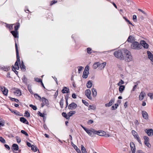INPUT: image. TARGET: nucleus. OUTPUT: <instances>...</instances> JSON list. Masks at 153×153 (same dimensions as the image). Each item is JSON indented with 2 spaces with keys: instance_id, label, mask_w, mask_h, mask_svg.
<instances>
[{
  "instance_id": "51",
  "label": "nucleus",
  "mask_w": 153,
  "mask_h": 153,
  "mask_svg": "<svg viewBox=\"0 0 153 153\" xmlns=\"http://www.w3.org/2000/svg\"><path fill=\"white\" fill-rule=\"evenodd\" d=\"M16 138L17 143H19L21 141L20 138L18 136L16 137Z\"/></svg>"
},
{
  "instance_id": "48",
  "label": "nucleus",
  "mask_w": 153,
  "mask_h": 153,
  "mask_svg": "<svg viewBox=\"0 0 153 153\" xmlns=\"http://www.w3.org/2000/svg\"><path fill=\"white\" fill-rule=\"evenodd\" d=\"M131 148L132 151V153H135V146H131Z\"/></svg>"
},
{
  "instance_id": "18",
  "label": "nucleus",
  "mask_w": 153,
  "mask_h": 153,
  "mask_svg": "<svg viewBox=\"0 0 153 153\" xmlns=\"http://www.w3.org/2000/svg\"><path fill=\"white\" fill-rule=\"evenodd\" d=\"M20 121L24 123L27 125H29V122L27 120L23 117H21L20 118Z\"/></svg>"
},
{
  "instance_id": "4",
  "label": "nucleus",
  "mask_w": 153,
  "mask_h": 153,
  "mask_svg": "<svg viewBox=\"0 0 153 153\" xmlns=\"http://www.w3.org/2000/svg\"><path fill=\"white\" fill-rule=\"evenodd\" d=\"M124 54L126 55V61L129 62L132 60V57L129 51L127 50H125Z\"/></svg>"
},
{
  "instance_id": "60",
  "label": "nucleus",
  "mask_w": 153,
  "mask_h": 153,
  "mask_svg": "<svg viewBox=\"0 0 153 153\" xmlns=\"http://www.w3.org/2000/svg\"><path fill=\"white\" fill-rule=\"evenodd\" d=\"M4 146L5 147L7 148V149L8 150H10V147H9V146L7 145V144H5L4 145Z\"/></svg>"
},
{
  "instance_id": "34",
  "label": "nucleus",
  "mask_w": 153,
  "mask_h": 153,
  "mask_svg": "<svg viewBox=\"0 0 153 153\" xmlns=\"http://www.w3.org/2000/svg\"><path fill=\"white\" fill-rule=\"evenodd\" d=\"M81 151L83 153H88L86 151V149L83 145H81Z\"/></svg>"
},
{
  "instance_id": "28",
  "label": "nucleus",
  "mask_w": 153,
  "mask_h": 153,
  "mask_svg": "<svg viewBox=\"0 0 153 153\" xmlns=\"http://www.w3.org/2000/svg\"><path fill=\"white\" fill-rule=\"evenodd\" d=\"M13 149L15 151H17L19 149L18 146L16 144H13L12 145Z\"/></svg>"
},
{
  "instance_id": "16",
  "label": "nucleus",
  "mask_w": 153,
  "mask_h": 153,
  "mask_svg": "<svg viewBox=\"0 0 153 153\" xmlns=\"http://www.w3.org/2000/svg\"><path fill=\"white\" fill-rule=\"evenodd\" d=\"M145 95L146 94L145 92L143 91H142L139 95V100H142Z\"/></svg>"
},
{
  "instance_id": "59",
  "label": "nucleus",
  "mask_w": 153,
  "mask_h": 153,
  "mask_svg": "<svg viewBox=\"0 0 153 153\" xmlns=\"http://www.w3.org/2000/svg\"><path fill=\"white\" fill-rule=\"evenodd\" d=\"M12 69L13 71H14L16 73V72H17V73H18V72L16 71V68L14 67L13 66Z\"/></svg>"
},
{
  "instance_id": "63",
  "label": "nucleus",
  "mask_w": 153,
  "mask_h": 153,
  "mask_svg": "<svg viewBox=\"0 0 153 153\" xmlns=\"http://www.w3.org/2000/svg\"><path fill=\"white\" fill-rule=\"evenodd\" d=\"M76 95L74 93L72 94V97L74 99L76 98Z\"/></svg>"
},
{
  "instance_id": "23",
  "label": "nucleus",
  "mask_w": 153,
  "mask_h": 153,
  "mask_svg": "<svg viewBox=\"0 0 153 153\" xmlns=\"http://www.w3.org/2000/svg\"><path fill=\"white\" fill-rule=\"evenodd\" d=\"M134 37L132 36L131 35L129 36L128 37L127 40V41L128 42L132 43L133 42V41L134 40Z\"/></svg>"
},
{
  "instance_id": "57",
  "label": "nucleus",
  "mask_w": 153,
  "mask_h": 153,
  "mask_svg": "<svg viewBox=\"0 0 153 153\" xmlns=\"http://www.w3.org/2000/svg\"><path fill=\"white\" fill-rule=\"evenodd\" d=\"M78 72L79 73H80V72L82 71V69L83 68V67L82 66H78Z\"/></svg>"
},
{
  "instance_id": "37",
  "label": "nucleus",
  "mask_w": 153,
  "mask_h": 153,
  "mask_svg": "<svg viewBox=\"0 0 153 153\" xmlns=\"http://www.w3.org/2000/svg\"><path fill=\"white\" fill-rule=\"evenodd\" d=\"M34 96L36 98L39 100H41V99H42L41 97L39 96L38 94H34Z\"/></svg>"
},
{
  "instance_id": "49",
  "label": "nucleus",
  "mask_w": 153,
  "mask_h": 153,
  "mask_svg": "<svg viewBox=\"0 0 153 153\" xmlns=\"http://www.w3.org/2000/svg\"><path fill=\"white\" fill-rule=\"evenodd\" d=\"M87 49V53H88L90 54H91L92 53V52H91L92 50L91 49V48H88Z\"/></svg>"
},
{
  "instance_id": "52",
  "label": "nucleus",
  "mask_w": 153,
  "mask_h": 153,
  "mask_svg": "<svg viewBox=\"0 0 153 153\" xmlns=\"http://www.w3.org/2000/svg\"><path fill=\"white\" fill-rule=\"evenodd\" d=\"M82 102L86 106H88L89 105L88 103L85 100H82Z\"/></svg>"
},
{
  "instance_id": "61",
  "label": "nucleus",
  "mask_w": 153,
  "mask_h": 153,
  "mask_svg": "<svg viewBox=\"0 0 153 153\" xmlns=\"http://www.w3.org/2000/svg\"><path fill=\"white\" fill-rule=\"evenodd\" d=\"M38 114L41 117H44V115H43V114L41 113L40 111H38Z\"/></svg>"
},
{
  "instance_id": "45",
  "label": "nucleus",
  "mask_w": 153,
  "mask_h": 153,
  "mask_svg": "<svg viewBox=\"0 0 153 153\" xmlns=\"http://www.w3.org/2000/svg\"><path fill=\"white\" fill-rule=\"evenodd\" d=\"M0 141L3 143H5V141L4 139L1 137H0Z\"/></svg>"
},
{
  "instance_id": "43",
  "label": "nucleus",
  "mask_w": 153,
  "mask_h": 153,
  "mask_svg": "<svg viewBox=\"0 0 153 153\" xmlns=\"http://www.w3.org/2000/svg\"><path fill=\"white\" fill-rule=\"evenodd\" d=\"M10 100L12 101H14L16 102H19V100L18 99H15V98H12L11 97H10Z\"/></svg>"
},
{
  "instance_id": "47",
  "label": "nucleus",
  "mask_w": 153,
  "mask_h": 153,
  "mask_svg": "<svg viewBox=\"0 0 153 153\" xmlns=\"http://www.w3.org/2000/svg\"><path fill=\"white\" fill-rule=\"evenodd\" d=\"M21 132L22 134H24L26 136H28V134L25 131L23 130H22L21 131Z\"/></svg>"
},
{
  "instance_id": "35",
  "label": "nucleus",
  "mask_w": 153,
  "mask_h": 153,
  "mask_svg": "<svg viewBox=\"0 0 153 153\" xmlns=\"http://www.w3.org/2000/svg\"><path fill=\"white\" fill-rule=\"evenodd\" d=\"M73 146L74 147V149L76 150V151L78 152V153H79V152H80V149H79L77 147V146L75 145L73 143Z\"/></svg>"
},
{
  "instance_id": "30",
  "label": "nucleus",
  "mask_w": 153,
  "mask_h": 153,
  "mask_svg": "<svg viewBox=\"0 0 153 153\" xmlns=\"http://www.w3.org/2000/svg\"><path fill=\"white\" fill-rule=\"evenodd\" d=\"M92 85V83L90 80L88 81L87 83L86 86L88 88H90Z\"/></svg>"
},
{
  "instance_id": "6",
  "label": "nucleus",
  "mask_w": 153,
  "mask_h": 153,
  "mask_svg": "<svg viewBox=\"0 0 153 153\" xmlns=\"http://www.w3.org/2000/svg\"><path fill=\"white\" fill-rule=\"evenodd\" d=\"M42 103L41 104L42 107H43L45 105L48 106L49 105L48 100L45 97H42Z\"/></svg>"
},
{
  "instance_id": "36",
  "label": "nucleus",
  "mask_w": 153,
  "mask_h": 153,
  "mask_svg": "<svg viewBox=\"0 0 153 153\" xmlns=\"http://www.w3.org/2000/svg\"><path fill=\"white\" fill-rule=\"evenodd\" d=\"M96 109V107L95 106L93 105H89L88 106V110H89L90 109L95 110Z\"/></svg>"
},
{
  "instance_id": "39",
  "label": "nucleus",
  "mask_w": 153,
  "mask_h": 153,
  "mask_svg": "<svg viewBox=\"0 0 153 153\" xmlns=\"http://www.w3.org/2000/svg\"><path fill=\"white\" fill-rule=\"evenodd\" d=\"M23 82L25 84H27V79L25 77V76H24L22 78Z\"/></svg>"
},
{
  "instance_id": "17",
  "label": "nucleus",
  "mask_w": 153,
  "mask_h": 153,
  "mask_svg": "<svg viewBox=\"0 0 153 153\" xmlns=\"http://www.w3.org/2000/svg\"><path fill=\"white\" fill-rule=\"evenodd\" d=\"M115 100V99H111L110 102L108 103L105 104V106L106 107H110L111 106L112 104L114 103Z\"/></svg>"
},
{
  "instance_id": "25",
  "label": "nucleus",
  "mask_w": 153,
  "mask_h": 153,
  "mask_svg": "<svg viewBox=\"0 0 153 153\" xmlns=\"http://www.w3.org/2000/svg\"><path fill=\"white\" fill-rule=\"evenodd\" d=\"M1 90L3 92V94L5 95H7L8 90L4 87L1 88Z\"/></svg>"
},
{
  "instance_id": "21",
  "label": "nucleus",
  "mask_w": 153,
  "mask_h": 153,
  "mask_svg": "<svg viewBox=\"0 0 153 153\" xmlns=\"http://www.w3.org/2000/svg\"><path fill=\"white\" fill-rule=\"evenodd\" d=\"M11 33L15 38H18V31H12Z\"/></svg>"
},
{
  "instance_id": "27",
  "label": "nucleus",
  "mask_w": 153,
  "mask_h": 153,
  "mask_svg": "<svg viewBox=\"0 0 153 153\" xmlns=\"http://www.w3.org/2000/svg\"><path fill=\"white\" fill-rule=\"evenodd\" d=\"M119 86V90L120 92L122 93L125 89V87L124 85H120Z\"/></svg>"
},
{
  "instance_id": "31",
  "label": "nucleus",
  "mask_w": 153,
  "mask_h": 153,
  "mask_svg": "<svg viewBox=\"0 0 153 153\" xmlns=\"http://www.w3.org/2000/svg\"><path fill=\"white\" fill-rule=\"evenodd\" d=\"M100 63L99 62H96L95 63L93 66V68L94 69H96L98 67L100 66Z\"/></svg>"
},
{
  "instance_id": "38",
  "label": "nucleus",
  "mask_w": 153,
  "mask_h": 153,
  "mask_svg": "<svg viewBox=\"0 0 153 153\" xmlns=\"http://www.w3.org/2000/svg\"><path fill=\"white\" fill-rule=\"evenodd\" d=\"M20 27V24L19 23H18L15 26L14 28L15 31H17V30Z\"/></svg>"
},
{
  "instance_id": "55",
  "label": "nucleus",
  "mask_w": 153,
  "mask_h": 153,
  "mask_svg": "<svg viewBox=\"0 0 153 153\" xmlns=\"http://www.w3.org/2000/svg\"><path fill=\"white\" fill-rule=\"evenodd\" d=\"M148 96L150 97L151 99L152 100L153 99L152 94V93H148Z\"/></svg>"
},
{
  "instance_id": "19",
  "label": "nucleus",
  "mask_w": 153,
  "mask_h": 153,
  "mask_svg": "<svg viewBox=\"0 0 153 153\" xmlns=\"http://www.w3.org/2000/svg\"><path fill=\"white\" fill-rule=\"evenodd\" d=\"M142 114L143 118L145 119H148V115L146 112L145 111H142Z\"/></svg>"
},
{
  "instance_id": "42",
  "label": "nucleus",
  "mask_w": 153,
  "mask_h": 153,
  "mask_svg": "<svg viewBox=\"0 0 153 153\" xmlns=\"http://www.w3.org/2000/svg\"><path fill=\"white\" fill-rule=\"evenodd\" d=\"M28 89L29 90V91L30 92V93L31 94L33 93L32 90L31 89V88L30 85H28Z\"/></svg>"
},
{
  "instance_id": "11",
  "label": "nucleus",
  "mask_w": 153,
  "mask_h": 153,
  "mask_svg": "<svg viewBox=\"0 0 153 153\" xmlns=\"http://www.w3.org/2000/svg\"><path fill=\"white\" fill-rule=\"evenodd\" d=\"M91 94V91L90 89H88L85 90V95L87 96V98L90 100H91L92 99Z\"/></svg>"
},
{
  "instance_id": "54",
  "label": "nucleus",
  "mask_w": 153,
  "mask_h": 153,
  "mask_svg": "<svg viewBox=\"0 0 153 153\" xmlns=\"http://www.w3.org/2000/svg\"><path fill=\"white\" fill-rule=\"evenodd\" d=\"M138 11L141 12L142 13H143V14H144L146 16H147V13L144 11H143V10H142L141 9H138Z\"/></svg>"
},
{
  "instance_id": "33",
  "label": "nucleus",
  "mask_w": 153,
  "mask_h": 153,
  "mask_svg": "<svg viewBox=\"0 0 153 153\" xmlns=\"http://www.w3.org/2000/svg\"><path fill=\"white\" fill-rule=\"evenodd\" d=\"M64 101V100L63 98H62L60 100L59 104L61 108H63Z\"/></svg>"
},
{
  "instance_id": "12",
  "label": "nucleus",
  "mask_w": 153,
  "mask_h": 153,
  "mask_svg": "<svg viewBox=\"0 0 153 153\" xmlns=\"http://www.w3.org/2000/svg\"><path fill=\"white\" fill-rule=\"evenodd\" d=\"M140 44L142 46V47L143 46L145 48L147 49L148 48V45L147 43H146L145 41L144 40L141 41L140 42Z\"/></svg>"
},
{
  "instance_id": "53",
  "label": "nucleus",
  "mask_w": 153,
  "mask_h": 153,
  "mask_svg": "<svg viewBox=\"0 0 153 153\" xmlns=\"http://www.w3.org/2000/svg\"><path fill=\"white\" fill-rule=\"evenodd\" d=\"M36 81L38 82H42V80L41 79H39L38 78H35Z\"/></svg>"
},
{
  "instance_id": "3",
  "label": "nucleus",
  "mask_w": 153,
  "mask_h": 153,
  "mask_svg": "<svg viewBox=\"0 0 153 153\" xmlns=\"http://www.w3.org/2000/svg\"><path fill=\"white\" fill-rule=\"evenodd\" d=\"M131 48L136 50H139L142 48V46L137 42H133L131 45Z\"/></svg>"
},
{
  "instance_id": "24",
  "label": "nucleus",
  "mask_w": 153,
  "mask_h": 153,
  "mask_svg": "<svg viewBox=\"0 0 153 153\" xmlns=\"http://www.w3.org/2000/svg\"><path fill=\"white\" fill-rule=\"evenodd\" d=\"M14 94L15 95L19 96L21 95V92L20 90H17L14 92Z\"/></svg>"
},
{
  "instance_id": "20",
  "label": "nucleus",
  "mask_w": 153,
  "mask_h": 153,
  "mask_svg": "<svg viewBox=\"0 0 153 153\" xmlns=\"http://www.w3.org/2000/svg\"><path fill=\"white\" fill-rule=\"evenodd\" d=\"M0 69L4 71H8L10 69V67L5 66H0Z\"/></svg>"
},
{
  "instance_id": "2",
  "label": "nucleus",
  "mask_w": 153,
  "mask_h": 153,
  "mask_svg": "<svg viewBox=\"0 0 153 153\" xmlns=\"http://www.w3.org/2000/svg\"><path fill=\"white\" fill-rule=\"evenodd\" d=\"M15 46L16 54L17 61L15 63L14 67L16 68V70H18L19 69V66L18 62L20 63V61L19 53V51L18 48V46L16 41H15Z\"/></svg>"
},
{
  "instance_id": "56",
  "label": "nucleus",
  "mask_w": 153,
  "mask_h": 153,
  "mask_svg": "<svg viewBox=\"0 0 153 153\" xmlns=\"http://www.w3.org/2000/svg\"><path fill=\"white\" fill-rule=\"evenodd\" d=\"M133 20L134 22H136L137 21V16L136 15H134L133 16Z\"/></svg>"
},
{
  "instance_id": "58",
  "label": "nucleus",
  "mask_w": 153,
  "mask_h": 153,
  "mask_svg": "<svg viewBox=\"0 0 153 153\" xmlns=\"http://www.w3.org/2000/svg\"><path fill=\"white\" fill-rule=\"evenodd\" d=\"M93 122L94 121L93 120H90L88 121V124H92L93 123Z\"/></svg>"
},
{
  "instance_id": "46",
  "label": "nucleus",
  "mask_w": 153,
  "mask_h": 153,
  "mask_svg": "<svg viewBox=\"0 0 153 153\" xmlns=\"http://www.w3.org/2000/svg\"><path fill=\"white\" fill-rule=\"evenodd\" d=\"M106 65V63L105 62H104L102 63L101 64L100 63V66H101V67L102 66V68H103L105 67V66Z\"/></svg>"
},
{
  "instance_id": "13",
  "label": "nucleus",
  "mask_w": 153,
  "mask_h": 153,
  "mask_svg": "<svg viewBox=\"0 0 153 153\" xmlns=\"http://www.w3.org/2000/svg\"><path fill=\"white\" fill-rule=\"evenodd\" d=\"M77 106L76 104L74 102H73L71 104H69L68 106V108L69 109L73 110L75 108L77 107Z\"/></svg>"
},
{
  "instance_id": "14",
  "label": "nucleus",
  "mask_w": 153,
  "mask_h": 153,
  "mask_svg": "<svg viewBox=\"0 0 153 153\" xmlns=\"http://www.w3.org/2000/svg\"><path fill=\"white\" fill-rule=\"evenodd\" d=\"M147 53L148 56V58L152 62V64L153 65V55L152 53L149 51H147Z\"/></svg>"
},
{
  "instance_id": "5",
  "label": "nucleus",
  "mask_w": 153,
  "mask_h": 153,
  "mask_svg": "<svg viewBox=\"0 0 153 153\" xmlns=\"http://www.w3.org/2000/svg\"><path fill=\"white\" fill-rule=\"evenodd\" d=\"M89 68L88 65H87L85 69V70L83 72L82 77L86 79L88 77V75L89 74Z\"/></svg>"
},
{
  "instance_id": "50",
  "label": "nucleus",
  "mask_w": 153,
  "mask_h": 153,
  "mask_svg": "<svg viewBox=\"0 0 153 153\" xmlns=\"http://www.w3.org/2000/svg\"><path fill=\"white\" fill-rule=\"evenodd\" d=\"M25 116L29 117L30 116V114L27 111H26L25 112Z\"/></svg>"
},
{
  "instance_id": "10",
  "label": "nucleus",
  "mask_w": 153,
  "mask_h": 153,
  "mask_svg": "<svg viewBox=\"0 0 153 153\" xmlns=\"http://www.w3.org/2000/svg\"><path fill=\"white\" fill-rule=\"evenodd\" d=\"M92 130L88 129H87L85 130V131L90 136L93 137L94 136L95 133H94V131L96 130H94V129H92Z\"/></svg>"
},
{
  "instance_id": "32",
  "label": "nucleus",
  "mask_w": 153,
  "mask_h": 153,
  "mask_svg": "<svg viewBox=\"0 0 153 153\" xmlns=\"http://www.w3.org/2000/svg\"><path fill=\"white\" fill-rule=\"evenodd\" d=\"M92 94L94 97H95L97 96V93L96 90L95 88H93L92 89Z\"/></svg>"
},
{
  "instance_id": "22",
  "label": "nucleus",
  "mask_w": 153,
  "mask_h": 153,
  "mask_svg": "<svg viewBox=\"0 0 153 153\" xmlns=\"http://www.w3.org/2000/svg\"><path fill=\"white\" fill-rule=\"evenodd\" d=\"M69 89L66 87H64L62 91V92L63 94L68 93L69 92Z\"/></svg>"
},
{
  "instance_id": "26",
  "label": "nucleus",
  "mask_w": 153,
  "mask_h": 153,
  "mask_svg": "<svg viewBox=\"0 0 153 153\" xmlns=\"http://www.w3.org/2000/svg\"><path fill=\"white\" fill-rule=\"evenodd\" d=\"M20 67L22 70L23 71H25L26 70L25 67L24 65V63L23 61H22L21 64H20Z\"/></svg>"
},
{
  "instance_id": "1",
  "label": "nucleus",
  "mask_w": 153,
  "mask_h": 153,
  "mask_svg": "<svg viewBox=\"0 0 153 153\" xmlns=\"http://www.w3.org/2000/svg\"><path fill=\"white\" fill-rule=\"evenodd\" d=\"M125 50V49H123L116 51L114 52V55L117 58L121 60H123Z\"/></svg>"
},
{
  "instance_id": "29",
  "label": "nucleus",
  "mask_w": 153,
  "mask_h": 153,
  "mask_svg": "<svg viewBox=\"0 0 153 153\" xmlns=\"http://www.w3.org/2000/svg\"><path fill=\"white\" fill-rule=\"evenodd\" d=\"M76 113V111H71L69 112L68 113V119H69V117L75 114Z\"/></svg>"
},
{
  "instance_id": "8",
  "label": "nucleus",
  "mask_w": 153,
  "mask_h": 153,
  "mask_svg": "<svg viewBox=\"0 0 153 153\" xmlns=\"http://www.w3.org/2000/svg\"><path fill=\"white\" fill-rule=\"evenodd\" d=\"M95 134H97L98 135L103 136H104L106 134V132L104 131L99 130L98 131H94Z\"/></svg>"
},
{
  "instance_id": "44",
  "label": "nucleus",
  "mask_w": 153,
  "mask_h": 153,
  "mask_svg": "<svg viewBox=\"0 0 153 153\" xmlns=\"http://www.w3.org/2000/svg\"><path fill=\"white\" fill-rule=\"evenodd\" d=\"M30 107H31L34 110H36L37 109V107L36 106L30 104L29 105Z\"/></svg>"
},
{
  "instance_id": "40",
  "label": "nucleus",
  "mask_w": 153,
  "mask_h": 153,
  "mask_svg": "<svg viewBox=\"0 0 153 153\" xmlns=\"http://www.w3.org/2000/svg\"><path fill=\"white\" fill-rule=\"evenodd\" d=\"M31 149L34 152H36L37 151V148L33 145H32V146H31Z\"/></svg>"
},
{
  "instance_id": "62",
  "label": "nucleus",
  "mask_w": 153,
  "mask_h": 153,
  "mask_svg": "<svg viewBox=\"0 0 153 153\" xmlns=\"http://www.w3.org/2000/svg\"><path fill=\"white\" fill-rule=\"evenodd\" d=\"M57 1H51V3L50 5H51L53 4H55L57 2Z\"/></svg>"
},
{
  "instance_id": "41",
  "label": "nucleus",
  "mask_w": 153,
  "mask_h": 153,
  "mask_svg": "<svg viewBox=\"0 0 153 153\" xmlns=\"http://www.w3.org/2000/svg\"><path fill=\"white\" fill-rule=\"evenodd\" d=\"M124 81L122 79H121L119 82L117 83V85L118 86L122 85H121L124 84Z\"/></svg>"
},
{
  "instance_id": "15",
  "label": "nucleus",
  "mask_w": 153,
  "mask_h": 153,
  "mask_svg": "<svg viewBox=\"0 0 153 153\" xmlns=\"http://www.w3.org/2000/svg\"><path fill=\"white\" fill-rule=\"evenodd\" d=\"M149 136H152L153 135V130L152 129H146L145 130Z\"/></svg>"
},
{
  "instance_id": "9",
  "label": "nucleus",
  "mask_w": 153,
  "mask_h": 153,
  "mask_svg": "<svg viewBox=\"0 0 153 153\" xmlns=\"http://www.w3.org/2000/svg\"><path fill=\"white\" fill-rule=\"evenodd\" d=\"M143 138L145 140L144 143L145 145L148 147H151V145L148 142L149 140V138L146 136H144Z\"/></svg>"
},
{
  "instance_id": "7",
  "label": "nucleus",
  "mask_w": 153,
  "mask_h": 153,
  "mask_svg": "<svg viewBox=\"0 0 153 153\" xmlns=\"http://www.w3.org/2000/svg\"><path fill=\"white\" fill-rule=\"evenodd\" d=\"M131 132L132 133V134L134 136L135 138L137 139V140L140 143V144H141L142 143L140 139L139 136L137 134V133L134 130H132Z\"/></svg>"
},
{
  "instance_id": "64",
  "label": "nucleus",
  "mask_w": 153,
  "mask_h": 153,
  "mask_svg": "<svg viewBox=\"0 0 153 153\" xmlns=\"http://www.w3.org/2000/svg\"><path fill=\"white\" fill-rule=\"evenodd\" d=\"M137 153H145L143 151L141 150H138L137 152Z\"/></svg>"
}]
</instances>
